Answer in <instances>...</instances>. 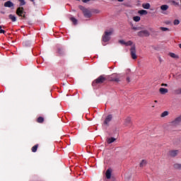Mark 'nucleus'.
Here are the masks:
<instances>
[{"instance_id":"nucleus-17","label":"nucleus","mask_w":181,"mask_h":181,"mask_svg":"<svg viewBox=\"0 0 181 181\" xmlns=\"http://www.w3.org/2000/svg\"><path fill=\"white\" fill-rule=\"evenodd\" d=\"M115 141H117V139L114 138V137H111V138H108L107 139V144H112L113 142H115Z\"/></svg>"},{"instance_id":"nucleus-11","label":"nucleus","mask_w":181,"mask_h":181,"mask_svg":"<svg viewBox=\"0 0 181 181\" xmlns=\"http://www.w3.org/2000/svg\"><path fill=\"white\" fill-rule=\"evenodd\" d=\"M179 154V150H171L169 151V155L172 158H175V156H177Z\"/></svg>"},{"instance_id":"nucleus-3","label":"nucleus","mask_w":181,"mask_h":181,"mask_svg":"<svg viewBox=\"0 0 181 181\" xmlns=\"http://www.w3.org/2000/svg\"><path fill=\"white\" fill-rule=\"evenodd\" d=\"M78 8L81 11H82L85 18H91V11H90V10L86 8L83 6H78Z\"/></svg>"},{"instance_id":"nucleus-13","label":"nucleus","mask_w":181,"mask_h":181,"mask_svg":"<svg viewBox=\"0 0 181 181\" xmlns=\"http://www.w3.org/2000/svg\"><path fill=\"white\" fill-rule=\"evenodd\" d=\"M111 173H112L111 168H109L106 170L105 176L107 179H111Z\"/></svg>"},{"instance_id":"nucleus-26","label":"nucleus","mask_w":181,"mask_h":181,"mask_svg":"<svg viewBox=\"0 0 181 181\" xmlns=\"http://www.w3.org/2000/svg\"><path fill=\"white\" fill-rule=\"evenodd\" d=\"M132 29L133 30H141L142 28H141V27H135V26H134V24H132Z\"/></svg>"},{"instance_id":"nucleus-19","label":"nucleus","mask_w":181,"mask_h":181,"mask_svg":"<svg viewBox=\"0 0 181 181\" xmlns=\"http://www.w3.org/2000/svg\"><path fill=\"white\" fill-rule=\"evenodd\" d=\"M138 13H139V15H148V11L146 10H139Z\"/></svg>"},{"instance_id":"nucleus-43","label":"nucleus","mask_w":181,"mask_h":181,"mask_svg":"<svg viewBox=\"0 0 181 181\" xmlns=\"http://www.w3.org/2000/svg\"><path fill=\"white\" fill-rule=\"evenodd\" d=\"M179 47H180V49H181V44L179 45Z\"/></svg>"},{"instance_id":"nucleus-5","label":"nucleus","mask_w":181,"mask_h":181,"mask_svg":"<svg viewBox=\"0 0 181 181\" xmlns=\"http://www.w3.org/2000/svg\"><path fill=\"white\" fill-rule=\"evenodd\" d=\"M56 54L57 56L63 57V56H66V49L63 47H57Z\"/></svg>"},{"instance_id":"nucleus-8","label":"nucleus","mask_w":181,"mask_h":181,"mask_svg":"<svg viewBox=\"0 0 181 181\" xmlns=\"http://www.w3.org/2000/svg\"><path fill=\"white\" fill-rule=\"evenodd\" d=\"M16 13L18 16H21V18H26V16L25 15L26 12L23 10V7H18L16 11Z\"/></svg>"},{"instance_id":"nucleus-6","label":"nucleus","mask_w":181,"mask_h":181,"mask_svg":"<svg viewBox=\"0 0 181 181\" xmlns=\"http://www.w3.org/2000/svg\"><path fill=\"white\" fill-rule=\"evenodd\" d=\"M181 122V115L176 117L174 120L170 122V125L172 127H177V125H180Z\"/></svg>"},{"instance_id":"nucleus-23","label":"nucleus","mask_w":181,"mask_h":181,"mask_svg":"<svg viewBox=\"0 0 181 181\" xmlns=\"http://www.w3.org/2000/svg\"><path fill=\"white\" fill-rule=\"evenodd\" d=\"M169 115V112L168 111H164L161 115L160 117L161 118H165V117H168Z\"/></svg>"},{"instance_id":"nucleus-7","label":"nucleus","mask_w":181,"mask_h":181,"mask_svg":"<svg viewBox=\"0 0 181 181\" xmlns=\"http://www.w3.org/2000/svg\"><path fill=\"white\" fill-rule=\"evenodd\" d=\"M149 35L151 34L149 33V31H148V30H141L137 33V36H139V37H148Z\"/></svg>"},{"instance_id":"nucleus-1","label":"nucleus","mask_w":181,"mask_h":181,"mask_svg":"<svg viewBox=\"0 0 181 181\" xmlns=\"http://www.w3.org/2000/svg\"><path fill=\"white\" fill-rule=\"evenodd\" d=\"M105 81H108V76L100 75L92 83V86H95V84H103V83H105Z\"/></svg>"},{"instance_id":"nucleus-16","label":"nucleus","mask_w":181,"mask_h":181,"mask_svg":"<svg viewBox=\"0 0 181 181\" xmlns=\"http://www.w3.org/2000/svg\"><path fill=\"white\" fill-rule=\"evenodd\" d=\"M142 8H144V9H150L151 4L149 3H144L142 4Z\"/></svg>"},{"instance_id":"nucleus-42","label":"nucleus","mask_w":181,"mask_h":181,"mask_svg":"<svg viewBox=\"0 0 181 181\" xmlns=\"http://www.w3.org/2000/svg\"><path fill=\"white\" fill-rule=\"evenodd\" d=\"M31 2H33L35 4V0H30Z\"/></svg>"},{"instance_id":"nucleus-38","label":"nucleus","mask_w":181,"mask_h":181,"mask_svg":"<svg viewBox=\"0 0 181 181\" xmlns=\"http://www.w3.org/2000/svg\"><path fill=\"white\" fill-rule=\"evenodd\" d=\"M90 0H82V2H83V4H87V2H90Z\"/></svg>"},{"instance_id":"nucleus-36","label":"nucleus","mask_w":181,"mask_h":181,"mask_svg":"<svg viewBox=\"0 0 181 181\" xmlns=\"http://www.w3.org/2000/svg\"><path fill=\"white\" fill-rule=\"evenodd\" d=\"M119 43H120V45H125L126 42H124V40H119Z\"/></svg>"},{"instance_id":"nucleus-25","label":"nucleus","mask_w":181,"mask_h":181,"mask_svg":"<svg viewBox=\"0 0 181 181\" xmlns=\"http://www.w3.org/2000/svg\"><path fill=\"white\" fill-rule=\"evenodd\" d=\"M174 94L177 95H178L179 94H181V88L174 90Z\"/></svg>"},{"instance_id":"nucleus-24","label":"nucleus","mask_w":181,"mask_h":181,"mask_svg":"<svg viewBox=\"0 0 181 181\" xmlns=\"http://www.w3.org/2000/svg\"><path fill=\"white\" fill-rule=\"evenodd\" d=\"M45 122V118L42 117H39L37 119V122H38L39 124H42V122Z\"/></svg>"},{"instance_id":"nucleus-39","label":"nucleus","mask_w":181,"mask_h":181,"mask_svg":"<svg viewBox=\"0 0 181 181\" xmlns=\"http://www.w3.org/2000/svg\"><path fill=\"white\" fill-rule=\"evenodd\" d=\"M161 87H168V84L166 83H162Z\"/></svg>"},{"instance_id":"nucleus-18","label":"nucleus","mask_w":181,"mask_h":181,"mask_svg":"<svg viewBox=\"0 0 181 181\" xmlns=\"http://www.w3.org/2000/svg\"><path fill=\"white\" fill-rule=\"evenodd\" d=\"M161 11H168L169 9V6L164 4L160 6Z\"/></svg>"},{"instance_id":"nucleus-28","label":"nucleus","mask_w":181,"mask_h":181,"mask_svg":"<svg viewBox=\"0 0 181 181\" xmlns=\"http://www.w3.org/2000/svg\"><path fill=\"white\" fill-rule=\"evenodd\" d=\"M133 21H134V22H139V21H141V17L134 16V17H133Z\"/></svg>"},{"instance_id":"nucleus-29","label":"nucleus","mask_w":181,"mask_h":181,"mask_svg":"<svg viewBox=\"0 0 181 181\" xmlns=\"http://www.w3.org/2000/svg\"><path fill=\"white\" fill-rule=\"evenodd\" d=\"M170 57H173V59H177V55H176L175 53H173V52H171V53H170Z\"/></svg>"},{"instance_id":"nucleus-37","label":"nucleus","mask_w":181,"mask_h":181,"mask_svg":"<svg viewBox=\"0 0 181 181\" xmlns=\"http://www.w3.org/2000/svg\"><path fill=\"white\" fill-rule=\"evenodd\" d=\"M23 43L24 46H28V45H29V41H24Z\"/></svg>"},{"instance_id":"nucleus-21","label":"nucleus","mask_w":181,"mask_h":181,"mask_svg":"<svg viewBox=\"0 0 181 181\" xmlns=\"http://www.w3.org/2000/svg\"><path fill=\"white\" fill-rule=\"evenodd\" d=\"M37 148H39V144H36L34 146L32 147L31 151L32 152H37Z\"/></svg>"},{"instance_id":"nucleus-9","label":"nucleus","mask_w":181,"mask_h":181,"mask_svg":"<svg viewBox=\"0 0 181 181\" xmlns=\"http://www.w3.org/2000/svg\"><path fill=\"white\" fill-rule=\"evenodd\" d=\"M130 54H131L132 59H133V60H136V59H138V57L136 56V49L135 48V46H132L131 47Z\"/></svg>"},{"instance_id":"nucleus-30","label":"nucleus","mask_w":181,"mask_h":181,"mask_svg":"<svg viewBox=\"0 0 181 181\" xmlns=\"http://www.w3.org/2000/svg\"><path fill=\"white\" fill-rule=\"evenodd\" d=\"M160 30H162L163 32H167L169 31V28H165V27H160Z\"/></svg>"},{"instance_id":"nucleus-10","label":"nucleus","mask_w":181,"mask_h":181,"mask_svg":"<svg viewBox=\"0 0 181 181\" xmlns=\"http://www.w3.org/2000/svg\"><path fill=\"white\" fill-rule=\"evenodd\" d=\"M112 120V115H109L105 119V121L103 122V124L106 125V127H109L110 122H111Z\"/></svg>"},{"instance_id":"nucleus-20","label":"nucleus","mask_w":181,"mask_h":181,"mask_svg":"<svg viewBox=\"0 0 181 181\" xmlns=\"http://www.w3.org/2000/svg\"><path fill=\"white\" fill-rule=\"evenodd\" d=\"M146 160H142L140 163V168H144V166H146Z\"/></svg>"},{"instance_id":"nucleus-44","label":"nucleus","mask_w":181,"mask_h":181,"mask_svg":"<svg viewBox=\"0 0 181 181\" xmlns=\"http://www.w3.org/2000/svg\"><path fill=\"white\" fill-rule=\"evenodd\" d=\"M154 103H158V100H155Z\"/></svg>"},{"instance_id":"nucleus-34","label":"nucleus","mask_w":181,"mask_h":181,"mask_svg":"<svg viewBox=\"0 0 181 181\" xmlns=\"http://www.w3.org/2000/svg\"><path fill=\"white\" fill-rule=\"evenodd\" d=\"M173 23L175 25H177L179 23H180V21L179 20H175Z\"/></svg>"},{"instance_id":"nucleus-41","label":"nucleus","mask_w":181,"mask_h":181,"mask_svg":"<svg viewBox=\"0 0 181 181\" xmlns=\"http://www.w3.org/2000/svg\"><path fill=\"white\" fill-rule=\"evenodd\" d=\"M118 2H123L124 0H117Z\"/></svg>"},{"instance_id":"nucleus-40","label":"nucleus","mask_w":181,"mask_h":181,"mask_svg":"<svg viewBox=\"0 0 181 181\" xmlns=\"http://www.w3.org/2000/svg\"><path fill=\"white\" fill-rule=\"evenodd\" d=\"M127 81H128V83H129L131 81L129 80V77L127 78Z\"/></svg>"},{"instance_id":"nucleus-12","label":"nucleus","mask_w":181,"mask_h":181,"mask_svg":"<svg viewBox=\"0 0 181 181\" xmlns=\"http://www.w3.org/2000/svg\"><path fill=\"white\" fill-rule=\"evenodd\" d=\"M5 8H13L14 6V4L11 1H8L6 3H4Z\"/></svg>"},{"instance_id":"nucleus-14","label":"nucleus","mask_w":181,"mask_h":181,"mask_svg":"<svg viewBox=\"0 0 181 181\" xmlns=\"http://www.w3.org/2000/svg\"><path fill=\"white\" fill-rule=\"evenodd\" d=\"M131 117H127L124 120V125L125 127H131Z\"/></svg>"},{"instance_id":"nucleus-32","label":"nucleus","mask_w":181,"mask_h":181,"mask_svg":"<svg viewBox=\"0 0 181 181\" xmlns=\"http://www.w3.org/2000/svg\"><path fill=\"white\" fill-rule=\"evenodd\" d=\"M174 168H175V169H180V170H181V164H175L174 165Z\"/></svg>"},{"instance_id":"nucleus-15","label":"nucleus","mask_w":181,"mask_h":181,"mask_svg":"<svg viewBox=\"0 0 181 181\" xmlns=\"http://www.w3.org/2000/svg\"><path fill=\"white\" fill-rule=\"evenodd\" d=\"M168 88H160L159 89V92L160 93V94H166L168 93Z\"/></svg>"},{"instance_id":"nucleus-2","label":"nucleus","mask_w":181,"mask_h":181,"mask_svg":"<svg viewBox=\"0 0 181 181\" xmlns=\"http://www.w3.org/2000/svg\"><path fill=\"white\" fill-rule=\"evenodd\" d=\"M119 78H121L119 74H113L111 76H107L108 81H115L116 83L121 81Z\"/></svg>"},{"instance_id":"nucleus-27","label":"nucleus","mask_w":181,"mask_h":181,"mask_svg":"<svg viewBox=\"0 0 181 181\" xmlns=\"http://www.w3.org/2000/svg\"><path fill=\"white\" fill-rule=\"evenodd\" d=\"M70 21L74 23V25H77V19L74 17L70 18Z\"/></svg>"},{"instance_id":"nucleus-35","label":"nucleus","mask_w":181,"mask_h":181,"mask_svg":"<svg viewBox=\"0 0 181 181\" xmlns=\"http://www.w3.org/2000/svg\"><path fill=\"white\" fill-rule=\"evenodd\" d=\"M0 33H4V34L6 33V31L2 30V25H0Z\"/></svg>"},{"instance_id":"nucleus-4","label":"nucleus","mask_w":181,"mask_h":181,"mask_svg":"<svg viewBox=\"0 0 181 181\" xmlns=\"http://www.w3.org/2000/svg\"><path fill=\"white\" fill-rule=\"evenodd\" d=\"M112 35V31H105V34L103 35L102 40L103 42H110L111 39V36Z\"/></svg>"},{"instance_id":"nucleus-22","label":"nucleus","mask_w":181,"mask_h":181,"mask_svg":"<svg viewBox=\"0 0 181 181\" xmlns=\"http://www.w3.org/2000/svg\"><path fill=\"white\" fill-rule=\"evenodd\" d=\"M8 18L12 21V22H16V17L15 16L10 14Z\"/></svg>"},{"instance_id":"nucleus-33","label":"nucleus","mask_w":181,"mask_h":181,"mask_svg":"<svg viewBox=\"0 0 181 181\" xmlns=\"http://www.w3.org/2000/svg\"><path fill=\"white\" fill-rule=\"evenodd\" d=\"M20 1V6H23V5L26 4V2H25V0H18Z\"/></svg>"},{"instance_id":"nucleus-31","label":"nucleus","mask_w":181,"mask_h":181,"mask_svg":"<svg viewBox=\"0 0 181 181\" xmlns=\"http://www.w3.org/2000/svg\"><path fill=\"white\" fill-rule=\"evenodd\" d=\"M124 46H132V41L129 40L126 42Z\"/></svg>"}]
</instances>
